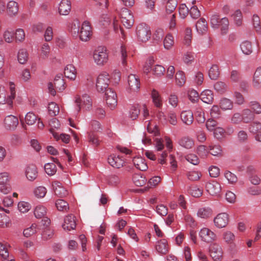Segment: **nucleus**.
<instances>
[{
  "label": "nucleus",
  "instance_id": "nucleus-52",
  "mask_svg": "<svg viewBox=\"0 0 261 261\" xmlns=\"http://www.w3.org/2000/svg\"><path fill=\"white\" fill-rule=\"evenodd\" d=\"M188 178L191 181H197L200 179L201 174L197 171H190L187 173Z\"/></svg>",
  "mask_w": 261,
  "mask_h": 261
},
{
  "label": "nucleus",
  "instance_id": "nucleus-58",
  "mask_svg": "<svg viewBox=\"0 0 261 261\" xmlns=\"http://www.w3.org/2000/svg\"><path fill=\"white\" fill-rule=\"evenodd\" d=\"M88 141L94 146H98L100 144V141L97 136L93 132H90L89 134Z\"/></svg>",
  "mask_w": 261,
  "mask_h": 261
},
{
  "label": "nucleus",
  "instance_id": "nucleus-31",
  "mask_svg": "<svg viewBox=\"0 0 261 261\" xmlns=\"http://www.w3.org/2000/svg\"><path fill=\"white\" fill-rule=\"evenodd\" d=\"M135 166L140 171H145L147 169V165L144 160L139 157L134 158L133 160Z\"/></svg>",
  "mask_w": 261,
  "mask_h": 261
},
{
  "label": "nucleus",
  "instance_id": "nucleus-6",
  "mask_svg": "<svg viewBox=\"0 0 261 261\" xmlns=\"http://www.w3.org/2000/svg\"><path fill=\"white\" fill-rule=\"evenodd\" d=\"M110 82L109 74L106 73L100 74L97 78L96 83V88L99 92L103 93L107 91Z\"/></svg>",
  "mask_w": 261,
  "mask_h": 261
},
{
  "label": "nucleus",
  "instance_id": "nucleus-19",
  "mask_svg": "<svg viewBox=\"0 0 261 261\" xmlns=\"http://www.w3.org/2000/svg\"><path fill=\"white\" fill-rule=\"evenodd\" d=\"M53 190L56 195L59 197H64L67 195V191L59 181H54L52 182Z\"/></svg>",
  "mask_w": 261,
  "mask_h": 261
},
{
  "label": "nucleus",
  "instance_id": "nucleus-51",
  "mask_svg": "<svg viewBox=\"0 0 261 261\" xmlns=\"http://www.w3.org/2000/svg\"><path fill=\"white\" fill-rule=\"evenodd\" d=\"M220 74L218 66H211L208 71L209 77L212 80H217Z\"/></svg>",
  "mask_w": 261,
  "mask_h": 261
},
{
  "label": "nucleus",
  "instance_id": "nucleus-1",
  "mask_svg": "<svg viewBox=\"0 0 261 261\" xmlns=\"http://www.w3.org/2000/svg\"><path fill=\"white\" fill-rule=\"evenodd\" d=\"M71 32L73 36H79L80 40L84 42L89 40L92 35L91 27L87 21H84L81 25L78 20H74L71 24Z\"/></svg>",
  "mask_w": 261,
  "mask_h": 261
},
{
  "label": "nucleus",
  "instance_id": "nucleus-53",
  "mask_svg": "<svg viewBox=\"0 0 261 261\" xmlns=\"http://www.w3.org/2000/svg\"><path fill=\"white\" fill-rule=\"evenodd\" d=\"M177 5V0H168L166 7V11L168 13L173 12Z\"/></svg>",
  "mask_w": 261,
  "mask_h": 261
},
{
  "label": "nucleus",
  "instance_id": "nucleus-10",
  "mask_svg": "<svg viewBox=\"0 0 261 261\" xmlns=\"http://www.w3.org/2000/svg\"><path fill=\"white\" fill-rule=\"evenodd\" d=\"M229 222V215L226 213L218 214L214 219L215 226L218 228L225 227Z\"/></svg>",
  "mask_w": 261,
  "mask_h": 261
},
{
  "label": "nucleus",
  "instance_id": "nucleus-39",
  "mask_svg": "<svg viewBox=\"0 0 261 261\" xmlns=\"http://www.w3.org/2000/svg\"><path fill=\"white\" fill-rule=\"evenodd\" d=\"M49 125L50 127L49 132L52 133L55 138H57V134L54 132V129L60 127V124L59 120L56 118H53L49 121Z\"/></svg>",
  "mask_w": 261,
  "mask_h": 261
},
{
  "label": "nucleus",
  "instance_id": "nucleus-2",
  "mask_svg": "<svg viewBox=\"0 0 261 261\" xmlns=\"http://www.w3.org/2000/svg\"><path fill=\"white\" fill-rule=\"evenodd\" d=\"M198 234L202 242L206 244H210L211 245L215 243L214 242L218 239L217 234L206 227H203L201 228Z\"/></svg>",
  "mask_w": 261,
  "mask_h": 261
},
{
  "label": "nucleus",
  "instance_id": "nucleus-38",
  "mask_svg": "<svg viewBox=\"0 0 261 261\" xmlns=\"http://www.w3.org/2000/svg\"><path fill=\"white\" fill-rule=\"evenodd\" d=\"M10 95L7 97V105L10 107L13 106V100L15 97V90L14 84L10 82L9 83Z\"/></svg>",
  "mask_w": 261,
  "mask_h": 261
},
{
  "label": "nucleus",
  "instance_id": "nucleus-46",
  "mask_svg": "<svg viewBox=\"0 0 261 261\" xmlns=\"http://www.w3.org/2000/svg\"><path fill=\"white\" fill-rule=\"evenodd\" d=\"M56 206L60 211L66 212L69 209L68 203L63 199H58L56 201Z\"/></svg>",
  "mask_w": 261,
  "mask_h": 261
},
{
  "label": "nucleus",
  "instance_id": "nucleus-33",
  "mask_svg": "<svg viewBox=\"0 0 261 261\" xmlns=\"http://www.w3.org/2000/svg\"><path fill=\"white\" fill-rule=\"evenodd\" d=\"M133 181L136 186L141 187L145 184L147 180L140 173H135L133 176Z\"/></svg>",
  "mask_w": 261,
  "mask_h": 261
},
{
  "label": "nucleus",
  "instance_id": "nucleus-45",
  "mask_svg": "<svg viewBox=\"0 0 261 261\" xmlns=\"http://www.w3.org/2000/svg\"><path fill=\"white\" fill-rule=\"evenodd\" d=\"M254 118V114L249 109H245L243 111L242 119L245 123H249Z\"/></svg>",
  "mask_w": 261,
  "mask_h": 261
},
{
  "label": "nucleus",
  "instance_id": "nucleus-18",
  "mask_svg": "<svg viewBox=\"0 0 261 261\" xmlns=\"http://www.w3.org/2000/svg\"><path fill=\"white\" fill-rule=\"evenodd\" d=\"M152 101L156 108H161L163 106V98L159 92L155 89H152L150 93Z\"/></svg>",
  "mask_w": 261,
  "mask_h": 261
},
{
  "label": "nucleus",
  "instance_id": "nucleus-3",
  "mask_svg": "<svg viewBox=\"0 0 261 261\" xmlns=\"http://www.w3.org/2000/svg\"><path fill=\"white\" fill-rule=\"evenodd\" d=\"M75 103L76 104L75 110L77 112H80L82 108L86 110L89 109L92 105L91 98L87 94H84L82 96H76L75 97Z\"/></svg>",
  "mask_w": 261,
  "mask_h": 261
},
{
  "label": "nucleus",
  "instance_id": "nucleus-63",
  "mask_svg": "<svg viewBox=\"0 0 261 261\" xmlns=\"http://www.w3.org/2000/svg\"><path fill=\"white\" fill-rule=\"evenodd\" d=\"M189 13V10L187 6L184 4H181L179 7V14L180 17L182 19L185 18Z\"/></svg>",
  "mask_w": 261,
  "mask_h": 261
},
{
  "label": "nucleus",
  "instance_id": "nucleus-55",
  "mask_svg": "<svg viewBox=\"0 0 261 261\" xmlns=\"http://www.w3.org/2000/svg\"><path fill=\"white\" fill-rule=\"evenodd\" d=\"M37 116L32 112H28L25 116V121L28 125H33L37 120Z\"/></svg>",
  "mask_w": 261,
  "mask_h": 261
},
{
  "label": "nucleus",
  "instance_id": "nucleus-30",
  "mask_svg": "<svg viewBox=\"0 0 261 261\" xmlns=\"http://www.w3.org/2000/svg\"><path fill=\"white\" fill-rule=\"evenodd\" d=\"M200 98L202 101L206 103H210L213 100V95L212 91L210 90L203 91L200 95Z\"/></svg>",
  "mask_w": 261,
  "mask_h": 261
},
{
  "label": "nucleus",
  "instance_id": "nucleus-35",
  "mask_svg": "<svg viewBox=\"0 0 261 261\" xmlns=\"http://www.w3.org/2000/svg\"><path fill=\"white\" fill-rule=\"evenodd\" d=\"M194 115L196 121L199 123H203L205 120L204 113L203 109L201 107L196 108L194 112Z\"/></svg>",
  "mask_w": 261,
  "mask_h": 261
},
{
  "label": "nucleus",
  "instance_id": "nucleus-4",
  "mask_svg": "<svg viewBox=\"0 0 261 261\" xmlns=\"http://www.w3.org/2000/svg\"><path fill=\"white\" fill-rule=\"evenodd\" d=\"M93 59L98 65L106 64L108 60L107 48L104 46L97 47L94 51Z\"/></svg>",
  "mask_w": 261,
  "mask_h": 261
},
{
  "label": "nucleus",
  "instance_id": "nucleus-5",
  "mask_svg": "<svg viewBox=\"0 0 261 261\" xmlns=\"http://www.w3.org/2000/svg\"><path fill=\"white\" fill-rule=\"evenodd\" d=\"M138 40L141 42H146L150 38L151 32L149 27L143 23L139 24L136 30Z\"/></svg>",
  "mask_w": 261,
  "mask_h": 261
},
{
  "label": "nucleus",
  "instance_id": "nucleus-54",
  "mask_svg": "<svg viewBox=\"0 0 261 261\" xmlns=\"http://www.w3.org/2000/svg\"><path fill=\"white\" fill-rule=\"evenodd\" d=\"M235 24L238 26H240L242 23V14L240 10H237L232 15Z\"/></svg>",
  "mask_w": 261,
  "mask_h": 261
},
{
  "label": "nucleus",
  "instance_id": "nucleus-15",
  "mask_svg": "<svg viewBox=\"0 0 261 261\" xmlns=\"http://www.w3.org/2000/svg\"><path fill=\"white\" fill-rule=\"evenodd\" d=\"M4 123L7 129L13 130L18 125V120L16 117L10 115L5 117Z\"/></svg>",
  "mask_w": 261,
  "mask_h": 261
},
{
  "label": "nucleus",
  "instance_id": "nucleus-42",
  "mask_svg": "<svg viewBox=\"0 0 261 261\" xmlns=\"http://www.w3.org/2000/svg\"><path fill=\"white\" fill-rule=\"evenodd\" d=\"M48 113L51 116L58 115L60 109L59 106L54 102H50L48 106Z\"/></svg>",
  "mask_w": 261,
  "mask_h": 261
},
{
  "label": "nucleus",
  "instance_id": "nucleus-57",
  "mask_svg": "<svg viewBox=\"0 0 261 261\" xmlns=\"http://www.w3.org/2000/svg\"><path fill=\"white\" fill-rule=\"evenodd\" d=\"M210 150L211 151V154L214 156H220L222 155V150L219 145H215L209 146Z\"/></svg>",
  "mask_w": 261,
  "mask_h": 261
},
{
  "label": "nucleus",
  "instance_id": "nucleus-9",
  "mask_svg": "<svg viewBox=\"0 0 261 261\" xmlns=\"http://www.w3.org/2000/svg\"><path fill=\"white\" fill-rule=\"evenodd\" d=\"M128 88L129 92H138L140 88L139 78L135 74H130L127 79Z\"/></svg>",
  "mask_w": 261,
  "mask_h": 261
},
{
  "label": "nucleus",
  "instance_id": "nucleus-24",
  "mask_svg": "<svg viewBox=\"0 0 261 261\" xmlns=\"http://www.w3.org/2000/svg\"><path fill=\"white\" fill-rule=\"evenodd\" d=\"M18 5L15 1H11L8 3L7 12L10 16L16 15L18 13Z\"/></svg>",
  "mask_w": 261,
  "mask_h": 261
},
{
  "label": "nucleus",
  "instance_id": "nucleus-13",
  "mask_svg": "<svg viewBox=\"0 0 261 261\" xmlns=\"http://www.w3.org/2000/svg\"><path fill=\"white\" fill-rule=\"evenodd\" d=\"M205 188L207 192L211 195H217L220 193L221 190L220 184L214 180L207 182Z\"/></svg>",
  "mask_w": 261,
  "mask_h": 261
},
{
  "label": "nucleus",
  "instance_id": "nucleus-37",
  "mask_svg": "<svg viewBox=\"0 0 261 261\" xmlns=\"http://www.w3.org/2000/svg\"><path fill=\"white\" fill-rule=\"evenodd\" d=\"M47 189L43 186H39L35 188L33 190V193L37 198H42L46 194Z\"/></svg>",
  "mask_w": 261,
  "mask_h": 261
},
{
  "label": "nucleus",
  "instance_id": "nucleus-14",
  "mask_svg": "<svg viewBox=\"0 0 261 261\" xmlns=\"http://www.w3.org/2000/svg\"><path fill=\"white\" fill-rule=\"evenodd\" d=\"M108 162L111 166L115 168H120L123 167L124 164L122 157L114 154L109 156Z\"/></svg>",
  "mask_w": 261,
  "mask_h": 261
},
{
  "label": "nucleus",
  "instance_id": "nucleus-21",
  "mask_svg": "<svg viewBox=\"0 0 261 261\" xmlns=\"http://www.w3.org/2000/svg\"><path fill=\"white\" fill-rule=\"evenodd\" d=\"M223 241L230 246H235L236 236L233 233L229 230L225 231L222 234Z\"/></svg>",
  "mask_w": 261,
  "mask_h": 261
},
{
  "label": "nucleus",
  "instance_id": "nucleus-36",
  "mask_svg": "<svg viewBox=\"0 0 261 261\" xmlns=\"http://www.w3.org/2000/svg\"><path fill=\"white\" fill-rule=\"evenodd\" d=\"M240 48L243 53L245 55H249L252 52V44L249 41H243L240 44Z\"/></svg>",
  "mask_w": 261,
  "mask_h": 261
},
{
  "label": "nucleus",
  "instance_id": "nucleus-62",
  "mask_svg": "<svg viewBox=\"0 0 261 261\" xmlns=\"http://www.w3.org/2000/svg\"><path fill=\"white\" fill-rule=\"evenodd\" d=\"M189 99L192 102H195L199 99V94L194 89H190L188 92Z\"/></svg>",
  "mask_w": 261,
  "mask_h": 261
},
{
  "label": "nucleus",
  "instance_id": "nucleus-8",
  "mask_svg": "<svg viewBox=\"0 0 261 261\" xmlns=\"http://www.w3.org/2000/svg\"><path fill=\"white\" fill-rule=\"evenodd\" d=\"M105 100L107 105L111 109H114L117 106V94L112 89L109 88L106 91Z\"/></svg>",
  "mask_w": 261,
  "mask_h": 261
},
{
  "label": "nucleus",
  "instance_id": "nucleus-27",
  "mask_svg": "<svg viewBox=\"0 0 261 261\" xmlns=\"http://www.w3.org/2000/svg\"><path fill=\"white\" fill-rule=\"evenodd\" d=\"M196 28L199 34L206 33L208 29L206 21L204 18H200L196 23Z\"/></svg>",
  "mask_w": 261,
  "mask_h": 261
},
{
  "label": "nucleus",
  "instance_id": "nucleus-64",
  "mask_svg": "<svg viewBox=\"0 0 261 261\" xmlns=\"http://www.w3.org/2000/svg\"><path fill=\"white\" fill-rule=\"evenodd\" d=\"M186 159L188 162L194 165H197L199 163L197 156L194 154H189L186 156Z\"/></svg>",
  "mask_w": 261,
  "mask_h": 261
},
{
  "label": "nucleus",
  "instance_id": "nucleus-25",
  "mask_svg": "<svg viewBox=\"0 0 261 261\" xmlns=\"http://www.w3.org/2000/svg\"><path fill=\"white\" fill-rule=\"evenodd\" d=\"M179 145L187 149L192 148L194 145V141L189 137H183L178 141Z\"/></svg>",
  "mask_w": 261,
  "mask_h": 261
},
{
  "label": "nucleus",
  "instance_id": "nucleus-44",
  "mask_svg": "<svg viewBox=\"0 0 261 261\" xmlns=\"http://www.w3.org/2000/svg\"><path fill=\"white\" fill-rule=\"evenodd\" d=\"M28 59V54L24 49H20L18 53V61L21 64H24Z\"/></svg>",
  "mask_w": 261,
  "mask_h": 261
},
{
  "label": "nucleus",
  "instance_id": "nucleus-29",
  "mask_svg": "<svg viewBox=\"0 0 261 261\" xmlns=\"http://www.w3.org/2000/svg\"><path fill=\"white\" fill-rule=\"evenodd\" d=\"M213 211L209 207H201L198 209L197 215L198 217L202 219H208L212 215Z\"/></svg>",
  "mask_w": 261,
  "mask_h": 261
},
{
  "label": "nucleus",
  "instance_id": "nucleus-59",
  "mask_svg": "<svg viewBox=\"0 0 261 261\" xmlns=\"http://www.w3.org/2000/svg\"><path fill=\"white\" fill-rule=\"evenodd\" d=\"M112 20V18L108 14H103L99 18V23L101 25L107 27L109 25Z\"/></svg>",
  "mask_w": 261,
  "mask_h": 261
},
{
  "label": "nucleus",
  "instance_id": "nucleus-12",
  "mask_svg": "<svg viewBox=\"0 0 261 261\" xmlns=\"http://www.w3.org/2000/svg\"><path fill=\"white\" fill-rule=\"evenodd\" d=\"M210 252L211 256L215 261H219L222 258V249L217 243H213L210 245Z\"/></svg>",
  "mask_w": 261,
  "mask_h": 261
},
{
  "label": "nucleus",
  "instance_id": "nucleus-23",
  "mask_svg": "<svg viewBox=\"0 0 261 261\" xmlns=\"http://www.w3.org/2000/svg\"><path fill=\"white\" fill-rule=\"evenodd\" d=\"M180 118L184 123L191 125L194 120L193 114L191 111H184L180 114Z\"/></svg>",
  "mask_w": 261,
  "mask_h": 261
},
{
  "label": "nucleus",
  "instance_id": "nucleus-60",
  "mask_svg": "<svg viewBox=\"0 0 261 261\" xmlns=\"http://www.w3.org/2000/svg\"><path fill=\"white\" fill-rule=\"evenodd\" d=\"M18 208L21 213H26L28 212L31 208L30 203L25 201L19 202L18 204Z\"/></svg>",
  "mask_w": 261,
  "mask_h": 261
},
{
  "label": "nucleus",
  "instance_id": "nucleus-16",
  "mask_svg": "<svg viewBox=\"0 0 261 261\" xmlns=\"http://www.w3.org/2000/svg\"><path fill=\"white\" fill-rule=\"evenodd\" d=\"M27 178L31 181L35 180L38 176V170L36 166L33 164L28 165L25 170Z\"/></svg>",
  "mask_w": 261,
  "mask_h": 261
},
{
  "label": "nucleus",
  "instance_id": "nucleus-17",
  "mask_svg": "<svg viewBox=\"0 0 261 261\" xmlns=\"http://www.w3.org/2000/svg\"><path fill=\"white\" fill-rule=\"evenodd\" d=\"M75 227L76 222L75 217L71 214L67 216L65 218L64 223L62 225L63 229L67 231H70L74 229Z\"/></svg>",
  "mask_w": 261,
  "mask_h": 261
},
{
  "label": "nucleus",
  "instance_id": "nucleus-47",
  "mask_svg": "<svg viewBox=\"0 0 261 261\" xmlns=\"http://www.w3.org/2000/svg\"><path fill=\"white\" fill-rule=\"evenodd\" d=\"M175 80L176 84L179 87H182L186 82V77L184 72L181 71L177 72L175 75Z\"/></svg>",
  "mask_w": 261,
  "mask_h": 261
},
{
  "label": "nucleus",
  "instance_id": "nucleus-28",
  "mask_svg": "<svg viewBox=\"0 0 261 261\" xmlns=\"http://www.w3.org/2000/svg\"><path fill=\"white\" fill-rule=\"evenodd\" d=\"M64 73L65 76L67 79L74 80L76 76L77 71L75 66H66Z\"/></svg>",
  "mask_w": 261,
  "mask_h": 261
},
{
  "label": "nucleus",
  "instance_id": "nucleus-7",
  "mask_svg": "<svg viewBox=\"0 0 261 261\" xmlns=\"http://www.w3.org/2000/svg\"><path fill=\"white\" fill-rule=\"evenodd\" d=\"M121 22L127 29L130 28L134 24V17L131 12L127 9L123 8L120 13Z\"/></svg>",
  "mask_w": 261,
  "mask_h": 261
},
{
  "label": "nucleus",
  "instance_id": "nucleus-43",
  "mask_svg": "<svg viewBox=\"0 0 261 261\" xmlns=\"http://www.w3.org/2000/svg\"><path fill=\"white\" fill-rule=\"evenodd\" d=\"M44 170L48 175L52 176L57 172L56 166L54 163H46L44 165Z\"/></svg>",
  "mask_w": 261,
  "mask_h": 261
},
{
  "label": "nucleus",
  "instance_id": "nucleus-20",
  "mask_svg": "<svg viewBox=\"0 0 261 261\" xmlns=\"http://www.w3.org/2000/svg\"><path fill=\"white\" fill-rule=\"evenodd\" d=\"M71 10L70 0H62L59 4V12L61 15H66Z\"/></svg>",
  "mask_w": 261,
  "mask_h": 261
},
{
  "label": "nucleus",
  "instance_id": "nucleus-40",
  "mask_svg": "<svg viewBox=\"0 0 261 261\" xmlns=\"http://www.w3.org/2000/svg\"><path fill=\"white\" fill-rule=\"evenodd\" d=\"M46 213V210L45 207L41 205H37L34 211L35 217L38 219L43 217L45 215Z\"/></svg>",
  "mask_w": 261,
  "mask_h": 261
},
{
  "label": "nucleus",
  "instance_id": "nucleus-56",
  "mask_svg": "<svg viewBox=\"0 0 261 261\" xmlns=\"http://www.w3.org/2000/svg\"><path fill=\"white\" fill-rule=\"evenodd\" d=\"M229 21L226 17L222 18L220 21L219 25L221 26V33L226 34L228 31Z\"/></svg>",
  "mask_w": 261,
  "mask_h": 261
},
{
  "label": "nucleus",
  "instance_id": "nucleus-32",
  "mask_svg": "<svg viewBox=\"0 0 261 261\" xmlns=\"http://www.w3.org/2000/svg\"><path fill=\"white\" fill-rule=\"evenodd\" d=\"M253 86L256 88L261 87V67L257 68L254 74Z\"/></svg>",
  "mask_w": 261,
  "mask_h": 261
},
{
  "label": "nucleus",
  "instance_id": "nucleus-49",
  "mask_svg": "<svg viewBox=\"0 0 261 261\" xmlns=\"http://www.w3.org/2000/svg\"><path fill=\"white\" fill-rule=\"evenodd\" d=\"M174 44L173 37L170 34L166 35L164 40V46L165 49H170Z\"/></svg>",
  "mask_w": 261,
  "mask_h": 261
},
{
  "label": "nucleus",
  "instance_id": "nucleus-11",
  "mask_svg": "<svg viewBox=\"0 0 261 261\" xmlns=\"http://www.w3.org/2000/svg\"><path fill=\"white\" fill-rule=\"evenodd\" d=\"M9 175L7 172L0 173V191L4 194H8L10 191V187L8 184Z\"/></svg>",
  "mask_w": 261,
  "mask_h": 261
},
{
  "label": "nucleus",
  "instance_id": "nucleus-26",
  "mask_svg": "<svg viewBox=\"0 0 261 261\" xmlns=\"http://www.w3.org/2000/svg\"><path fill=\"white\" fill-rule=\"evenodd\" d=\"M54 84L55 88L60 91H63L65 88V83L61 74H57L54 80Z\"/></svg>",
  "mask_w": 261,
  "mask_h": 261
},
{
  "label": "nucleus",
  "instance_id": "nucleus-22",
  "mask_svg": "<svg viewBox=\"0 0 261 261\" xmlns=\"http://www.w3.org/2000/svg\"><path fill=\"white\" fill-rule=\"evenodd\" d=\"M156 251L160 254H165L169 251V246L166 239H161L156 242L155 245Z\"/></svg>",
  "mask_w": 261,
  "mask_h": 261
},
{
  "label": "nucleus",
  "instance_id": "nucleus-61",
  "mask_svg": "<svg viewBox=\"0 0 261 261\" xmlns=\"http://www.w3.org/2000/svg\"><path fill=\"white\" fill-rule=\"evenodd\" d=\"M252 22L253 27L258 33H261V25L260 24V19L256 15H254L252 17Z\"/></svg>",
  "mask_w": 261,
  "mask_h": 261
},
{
  "label": "nucleus",
  "instance_id": "nucleus-50",
  "mask_svg": "<svg viewBox=\"0 0 261 261\" xmlns=\"http://www.w3.org/2000/svg\"><path fill=\"white\" fill-rule=\"evenodd\" d=\"M220 106L222 109L224 110H230L232 108V102L229 99L224 98L220 102Z\"/></svg>",
  "mask_w": 261,
  "mask_h": 261
},
{
  "label": "nucleus",
  "instance_id": "nucleus-41",
  "mask_svg": "<svg viewBox=\"0 0 261 261\" xmlns=\"http://www.w3.org/2000/svg\"><path fill=\"white\" fill-rule=\"evenodd\" d=\"M140 113V110L138 105L132 106L129 112V117L132 120H136Z\"/></svg>",
  "mask_w": 261,
  "mask_h": 261
},
{
  "label": "nucleus",
  "instance_id": "nucleus-34",
  "mask_svg": "<svg viewBox=\"0 0 261 261\" xmlns=\"http://www.w3.org/2000/svg\"><path fill=\"white\" fill-rule=\"evenodd\" d=\"M39 230L38 226L36 223H33L29 227L23 230V236L26 238H29L36 233Z\"/></svg>",
  "mask_w": 261,
  "mask_h": 261
},
{
  "label": "nucleus",
  "instance_id": "nucleus-48",
  "mask_svg": "<svg viewBox=\"0 0 261 261\" xmlns=\"http://www.w3.org/2000/svg\"><path fill=\"white\" fill-rule=\"evenodd\" d=\"M112 19H113L112 25H113V28L114 31L116 33H118L120 31L122 37H123L124 36V31L119 24L118 19L116 17H113Z\"/></svg>",
  "mask_w": 261,
  "mask_h": 261
}]
</instances>
